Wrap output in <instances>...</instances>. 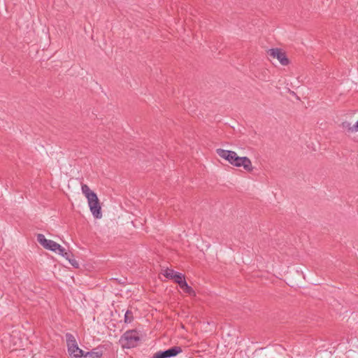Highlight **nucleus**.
Returning <instances> with one entry per match:
<instances>
[{"mask_svg": "<svg viewBox=\"0 0 358 358\" xmlns=\"http://www.w3.org/2000/svg\"><path fill=\"white\" fill-rule=\"evenodd\" d=\"M37 241L44 248L53 252H57V249L59 247V244L52 240L45 238V236L42 234L37 235Z\"/></svg>", "mask_w": 358, "mask_h": 358, "instance_id": "7", "label": "nucleus"}, {"mask_svg": "<svg viewBox=\"0 0 358 358\" xmlns=\"http://www.w3.org/2000/svg\"><path fill=\"white\" fill-rule=\"evenodd\" d=\"M102 355L103 350L99 348H96L92 351L85 352V356L83 358H100Z\"/></svg>", "mask_w": 358, "mask_h": 358, "instance_id": "9", "label": "nucleus"}, {"mask_svg": "<svg viewBox=\"0 0 358 358\" xmlns=\"http://www.w3.org/2000/svg\"><path fill=\"white\" fill-rule=\"evenodd\" d=\"M216 152L219 157L225 160L228 161L231 165L234 162V157H236V152L232 150H227L221 148L217 149Z\"/></svg>", "mask_w": 358, "mask_h": 358, "instance_id": "8", "label": "nucleus"}, {"mask_svg": "<svg viewBox=\"0 0 358 358\" xmlns=\"http://www.w3.org/2000/svg\"><path fill=\"white\" fill-rule=\"evenodd\" d=\"M182 352L180 346H174L164 351H158L154 354L152 358H171L176 357Z\"/></svg>", "mask_w": 358, "mask_h": 358, "instance_id": "5", "label": "nucleus"}, {"mask_svg": "<svg viewBox=\"0 0 358 358\" xmlns=\"http://www.w3.org/2000/svg\"><path fill=\"white\" fill-rule=\"evenodd\" d=\"M183 291L185 293H187V294H189L190 295L194 294V289L190 286H189V285L187 287H185V289H184Z\"/></svg>", "mask_w": 358, "mask_h": 358, "instance_id": "16", "label": "nucleus"}, {"mask_svg": "<svg viewBox=\"0 0 358 358\" xmlns=\"http://www.w3.org/2000/svg\"><path fill=\"white\" fill-rule=\"evenodd\" d=\"M342 127L343 129H347L349 131H352V126H351V124L348 122H343L342 123Z\"/></svg>", "mask_w": 358, "mask_h": 358, "instance_id": "14", "label": "nucleus"}, {"mask_svg": "<svg viewBox=\"0 0 358 358\" xmlns=\"http://www.w3.org/2000/svg\"><path fill=\"white\" fill-rule=\"evenodd\" d=\"M134 320L133 313L130 310H127L124 314V322L131 323Z\"/></svg>", "mask_w": 358, "mask_h": 358, "instance_id": "10", "label": "nucleus"}, {"mask_svg": "<svg viewBox=\"0 0 358 358\" xmlns=\"http://www.w3.org/2000/svg\"><path fill=\"white\" fill-rule=\"evenodd\" d=\"M81 190L87 199L90 210L95 218L99 219L102 217L101 206L96 193L90 189L86 184H82Z\"/></svg>", "mask_w": 358, "mask_h": 358, "instance_id": "1", "label": "nucleus"}, {"mask_svg": "<svg viewBox=\"0 0 358 358\" xmlns=\"http://www.w3.org/2000/svg\"><path fill=\"white\" fill-rule=\"evenodd\" d=\"M122 346L127 348L136 347L140 341L139 334L136 330H128L121 337Z\"/></svg>", "mask_w": 358, "mask_h": 358, "instance_id": "3", "label": "nucleus"}, {"mask_svg": "<svg viewBox=\"0 0 358 358\" xmlns=\"http://www.w3.org/2000/svg\"><path fill=\"white\" fill-rule=\"evenodd\" d=\"M268 55L273 59H277L282 66H287L289 60L285 52L280 48H271L267 51Z\"/></svg>", "mask_w": 358, "mask_h": 358, "instance_id": "4", "label": "nucleus"}, {"mask_svg": "<svg viewBox=\"0 0 358 358\" xmlns=\"http://www.w3.org/2000/svg\"><path fill=\"white\" fill-rule=\"evenodd\" d=\"M68 352L71 358H83L85 352L78 346L76 340L73 335L67 333L66 334Z\"/></svg>", "mask_w": 358, "mask_h": 358, "instance_id": "2", "label": "nucleus"}, {"mask_svg": "<svg viewBox=\"0 0 358 358\" xmlns=\"http://www.w3.org/2000/svg\"><path fill=\"white\" fill-rule=\"evenodd\" d=\"M352 131H358V121L352 126Z\"/></svg>", "mask_w": 358, "mask_h": 358, "instance_id": "18", "label": "nucleus"}, {"mask_svg": "<svg viewBox=\"0 0 358 358\" xmlns=\"http://www.w3.org/2000/svg\"><path fill=\"white\" fill-rule=\"evenodd\" d=\"M176 273H177L176 271H173V269H170V268H166L164 271V276H166V278H169V279H172L173 278L174 275H176Z\"/></svg>", "mask_w": 358, "mask_h": 358, "instance_id": "11", "label": "nucleus"}, {"mask_svg": "<svg viewBox=\"0 0 358 358\" xmlns=\"http://www.w3.org/2000/svg\"><path fill=\"white\" fill-rule=\"evenodd\" d=\"M69 263L75 268H78L79 264L75 259H71L70 257L67 259Z\"/></svg>", "mask_w": 358, "mask_h": 358, "instance_id": "15", "label": "nucleus"}, {"mask_svg": "<svg viewBox=\"0 0 358 358\" xmlns=\"http://www.w3.org/2000/svg\"><path fill=\"white\" fill-rule=\"evenodd\" d=\"M58 254L61 255L62 256H63L64 257H65L66 259H69V257H70V254L67 252L65 251V249L61 246L59 245V247L58 249H57V252Z\"/></svg>", "mask_w": 358, "mask_h": 358, "instance_id": "12", "label": "nucleus"}, {"mask_svg": "<svg viewBox=\"0 0 358 358\" xmlns=\"http://www.w3.org/2000/svg\"><path fill=\"white\" fill-rule=\"evenodd\" d=\"M184 279L185 275L178 272H177V273L174 275L173 278H172V280H173L174 282H176L177 284H178V281L180 282V281H182Z\"/></svg>", "mask_w": 358, "mask_h": 358, "instance_id": "13", "label": "nucleus"}, {"mask_svg": "<svg viewBox=\"0 0 358 358\" xmlns=\"http://www.w3.org/2000/svg\"><path fill=\"white\" fill-rule=\"evenodd\" d=\"M234 162L233 166L236 167L243 166V169L248 172H252L253 171V166L251 160L247 157H238L236 154L234 157Z\"/></svg>", "mask_w": 358, "mask_h": 358, "instance_id": "6", "label": "nucleus"}, {"mask_svg": "<svg viewBox=\"0 0 358 358\" xmlns=\"http://www.w3.org/2000/svg\"><path fill=\"white\" fill-rule=\"evenodd\" d=\"M178 285L180 286V287L183 290L184 289H185V287H187L188 286L185 279L182 280V281H180V282L178 281Z\"/></svg>", "mask_w": 358, "mask_h": 358, "instance_id": "17", "label": "nucleus"}]
</instances>
